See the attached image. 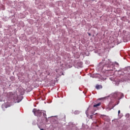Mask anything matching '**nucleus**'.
<instances>
[{"instance_id":"1","label":"nucleus","mask_w":130,"mask_h":130,"mask_svg":"<svg viewBox=\"0 0 130 130\" xmlns=\"http://www.w3.org/2000/svg\"><path fill=\"white\" fill-rule=\"evenodd\" d=\"M32 112L34 113L36 116H39L40 117L41 115H42V111H41L40 110L34 109L32 110Z\"/></svg>"},{"instance_id":"2","label":"nucleus","mask_w":130,"mask_h":130,"mask_svg":"<svg viewBox=\"0 0 130 130\" xmlns=\"http://www.w3.org/2000/svg\"><path fill=\"white\" fill-rule=\"evenodd\" d=\"M121 96H122V94L120 92H116L114 94V96L116 99L121 98Z\"/></svg>"},{"instance_id":"3","label":"nucleus","mask_w":130,"mask_h":130,"mask_svg":"<svg viewBox=\"0 0 130 130\" xmlns=\"http://www.w3.org/2000/svg\"><path fill=\"white\" fill-rule=\"evenodd\" d=\"M95 88L96 89H97V90H99L100 89H102V85H96L95 86Z\"/></svg>"},{"instance_id":"4","label":"nucleus","mask_w":130,"mask_h":130,"mask_svg":"<svg viewBox=\"0 0 130 130\" xmlns=\"http://www.w3.org/2000/svg\"><path fill=\"white\" fill-rule=\"evenodd\" d=\"M100 105H101V103H99L98 104H94L93 107H98V106H100Z\"/></svg>"},{"instance_id":"5","label":"nucleus","mask_w":130,"mask_h":130,"mask_svg":"<svg viewBox=\"0 0 130 130\" xmlns=\"http://www.w3.org/2000/svg\"><path fill=\"white\" fill-rule=\"evenodd\" d=\"M42 113H43V116H44V117L46 118V112L43 111Z\"/></svg>"},{"instance_id":"6","label":"nucleus","mask_w":130,"mask_h":130,"mask_svg":"<svg viewBox=\"0 0 130 130\" xmlns=\"http://www.w3.org/2000/svg\"><path fill=\"white\" fill-rule=\"evenodd\" d=\"M120 113V110H119L118 111V114H119Z\"/></svg>"},{"instance_id":"7","label":"nucleus","mask_w":130,"mask_h":130,"mask_svg":"<svg viewBox=\"0 0 130 130\" xmlns=\"http://www.w3.org/2000/svg\"><path fill=\"white\" fill-rule=\"evenodd\" d=\"M88 34L89 36H91V34L88 32Z\"/></svg>"},{"instance_id":"8","label":"nucleus","mask_w":130,"mask_h":130,"mask_svg":"<svg viewBox=\"0 0 130 130\" xmlns=\"http://www.w3.org/2000/svg\"><path fill=\"white\" fill-rule=\"evenodd\" d=\"M1 97H2V93H1V92H0V99Z\"/></svg>"},{"instance_id":"9","label":"nucleus","mask_w":130,"mask_h":130,"mask_svg":"<svg viewBox=\"0 0 130 130\" xmlns=\"http://www.w3.org/2000/svg\"><path fill=\"white\" fill-rule=\"evenodd\" d=\"M110 71H113V68H112V69H111Z\"/></svg>"},{"instance_id":"10","label":"nucleus","mask_w":130,"mask_h":130,"mask_svg":"<svg viewBox=\"0 0 130 130\" xmlns=\"http://www.w3.org/2000/svg\"><path fill=\"white\" fill-rule=\"evenodd\" d=\"M40 130H44L43 128L41 129Z\"/></svg>"},{"instance_id":"11","label":"nucleus","mask_w":130,"mask_h":130,"mask_svg":"<svg viewBox=\"0 0 130 130\" xmlns=\"http://www.w3.org/2000/svg\"><path fill=\"white\" fill-rule=\"evenodd\" d=\"M93 1H95V0H92Z\"/></svg>"}]
</instances>
